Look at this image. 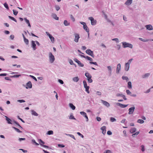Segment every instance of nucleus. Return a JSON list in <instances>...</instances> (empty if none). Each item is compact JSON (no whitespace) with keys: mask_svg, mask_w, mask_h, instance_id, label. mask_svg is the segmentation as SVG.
<instances>
[{"mask_svg":"<svg viewBox=\"0 0 153 153\" xmlns=\"http://www.w3.org/2000/svg\"><path fill=\"white\" fill-rule=\"evenodd\" d=\"M84 87L85 88V91L88 94L90 93V91L89 90V87L87 85V83L85 80H84L83 81Z\"/></svg>","mask_w":153,"mask_h":153,"instance_id":"obj_1","label":"nucleus"},{"mask_svg":"<svg viewBox=\"0 0 153 153\" xmlns=\"http://www.w3.org/2000/svg\"><path fill=\"white\" fill-rule=\"evenodd\" d=\"M122 43L123 47L124 48L126 47H128L131 48H132L133 46L131 44H129V43H127L126 42H122Z\"/></svg>","mask_w":153,"mask_h":153,"instance_id":"obj_2","label":"nucleus"},{"mask_svg":"<svg viewBox=\"0 0 153 153\" xmlns=\"http://www.w3.org/2000/svg\"><path fill=\"white\" fill-rule=\"evenodd\" d=\"M49 56L50 61L51 62L53 63L55 60L54 56L52 54V53L51 52L49 53Z\"/></svg>","mask_w":153,"mask_h":153,"instance_id":"obj_3","label":"nucleus"},{"mask_svg":"<svg viewBox=\"0 0 153 153\" xmlns=\"http://www.w3.org/2000/svg\"><path fill=\"white\" fill-rule=\"evenodd\" d=\"M86 53L88 54L91 56L92 57H94V56L93 52L91 50L89 49L87 50L86 51Z\"/></svg>","mask_w":153,"mask_h":153,"instance_id":"obj_4","label":"nucleus"},{"mask_svg":"<svg viewBox=\"0 0 153 153\" xmlns=\"http://www.w3.org/2000/svg\"><path fill=\"white\" fill-rule=\"evenodd\" d=\"M74 35L75 36V37L74 41L76 42H78L79 41V39L80 38L79 35L78 33H75L74 34Z\"/></svg>","mask_w":153,"mask_h":153,"instance_id":"obj_5","label":"nucleus"},{"mask_svg":"<svg viewBox=\"0 0 153 153\" xmlns=\"http://www.w3.org/2000/svg\"><path fill=\"white\" fill-rule=\"evenodd\" d=\"M89 19L91 21V24L92 25H94L96 23V21L94 20L93 18L92 17H90L89 18Z\"/></svg>","mask_w":153,"mask_h":153,"instance_id":"obj_6","label":"nucleus"},{"mask_svg":"<svg viewBox=\"0 0 153 153\" xmlns=\"http://www.w3.org/2000/svg\"><path fill=\"white\" fill-rule=\"evenodd\" d=\"M80 114L85 118L86 121H88V119L86 113L83 111H81L80 112Z\"/></svg>","mask_w":153,"mask_h":153,"instance_id":"obj_7","label":"nucleus"},{"mask_svg":"<svg viewBox=\"0 0 153 153\" xmlns=\"http://www.w3.org/2000/svg\"><path fill=\"white\" fill-rule=\"evenodd\" d=\"M74 60L75 62L78 63L80 66L83 67L84 66V65L81 63V62L77 59L75 58Z\"/></svg>","mask_w":153,"mask_h":153,"instance_id":"obj_8","label":"nucleus"},{"mask_svg":"<svg viewBox=\"0 0 153 153\" xmlns=\"http://www.w3.org/2000/svg\"><path fill=\"white\" fill-rule=\"evenodd\" d=\"M135 109V108L134 107H132L130 108L129 109V112L128 113V114H133V112H134Z\"/></svg>","mask_w":153,"mask_h":153,"instance_id":"obj_9","label":"nucleus"},{"mask_svg":"<svg viewBox=\"0 0 153 153\" xmlns=\"http://www.w3.org/2000/svg\"><path fill=\"white\" fill-rule=\"evenodd\" d=\"M101 101L102 103L107 107H108L110 106V104L108 102L102 100Z\"/></svg>","mask_w":153,"mask_h":153,"instance_id":"obj_10","label":"nucleus"},{"mask_svg":"<svg viewBox=\"0 0 153 153\" xmlns=\"http://www.w3.org/2000/svg\"><path fill=\"white\" fill-rule=\"evenodd\" d=\"M39 143L43 147H45V148H48V147L47 146H46V145H43L42 144H45V142L43 141L41 139H40L39 140Z\"/></svg>","mask_w":153,"mask_h":153,"instance_id":"obj_11","label":"nucleus"},{"mask_svg":"<svg viewBox=\"0 0 153 153\" xmlns=\"http://www.w3.org/2000/svg\"><path fill=\"white\" fill-rule=\"evenodd\" d=\"M101 129L102 131V133L104 135L106 133V126H103L101 128Z\"/></svg>","mask_w":153,"mask_h":153,"instance_id":"obj_12","label":"nucleus"},{"mask_svg":"<svg viewBox=\"0 0 153 153\" xmlns=\"http://www.w3.org/2000/svg\"><path fill=\"white\" fill-rule=\"evenodd\" d=\"M84 29L85 30V31L88 33V36H89V29L88 28V27L87 26V25H84L83 26Z\"/></svg>","mask_w":153,"mask_h":153,"instance_id":"obj_13","label":"nucleus"},{"mask_svg":"<svg viewBox=\"0 0 153 153\" xmlns=\"http://www.w3.org/2000/svg\"><path fill=\"white\" fill-rule=\"evenodd\" d=\"M129 62H127L126 63L125 65V70L127 71L129 68Z\"/></svg>","mask_w":153,"mask_h":153,"instance_id":"obj_14","label":"nucleus"},{"mask_svg":"<svg viewBox=\"0 0 153 153\" xmlns=\"http://www.w3.org/2000/svg\"><path fill=\"white\" fill-rule=\"evenodd\" d=\"M26 88H31L32 87V84L31 82L30 81L28 82L26 84Z\"/></svg>","mask_w":153,"mask_h":153,"instance_id":"obj_15","label":"nucleus"},{"mask_svg":"<svg viewBox=\"0 0 153 153\" xmlns=\"http://www.w3.org/2000/svg\"><path fill=\"white\" fill-rule=\"evenodd\" d=\"M32 47L34 50H35L36 48V45L35 44V42L34 41H31Z\"/></svg>","mask_w":153,"mask_h":153,"instance_id":"obj_16","label":"nucleus"},{"mask_svg":"<svg viewBox=\"0 0 153 153\" xmlns=\"http://www.w3.org/2000/svg\"><path fill=\"white\" fill-rule=\"evenodd\" d=\"M121 65L119 63L118 64L117 68V73H119L120 71V70Z\"/></svg>","mask_w":153,"mask_h":153,"instance_id":"obj_17","label":"nucleus"},{"mask_svg":"<svg viewBox=\"0 0 153 153\" xmlns=\"http://www.w3.org/2000/svg\"><path fill=\"white\" fill-rule=\"evenodd\" d=\"M146 29L149 30H152L153 29L152 26L150 25H146Z\"/></svg>","mask_w":153,"mask_h":153,"instance_id":"obj_18","label":"nucleus"},{"mask_svg":"<svg viewBox=\"0 0 153 153\" xmlns=\"http://www.w3.org/2000/svg\"><path fill=\"white\" fill-rule=\"evenodd\" d=\"M22 35L25 42L26 44L28 45L29 43V41L28 39L25 38V36L23 34Z\"/></svg>","mask_w":153,"mask_h":153,"instance_id":"obj_19","label":"nucleus"},{"mask_svg":"<svg viewBox=\"0 0 153 153\" xmlns=\"http://www.w3.org/2000/svg\"><path fill=\"white\" fill-rule=\"evenodd\" d=\"M132 0H128L125 2V4L128 5H129L132 3Z\"/></svg>","mask_w":153,"mask_h":153,"instance_id":"obj_20","label":"nucleus"},{"mask_svg":"<svg viewBox=\"0 0 153 153\" xmlns=\"http://www.w3.org/2000/svg\"><path fill=\"white\" fill-rule=\"evenodd\" d=\"M52 16L56 20H59V17H57L56 15L55 14H53Z\"/></svg>","mask_w":153,"mask_h":153,"instance_id":"obj_21","label":"nucleus"},{"mask_svg":"<svg viewBox=\"0 0 153 153\" xmlns=\"http://www.w3.org/2000/svg\"><path fill=\"white\" fill-rule=\"evenodd\" d=\"M118 104L121 107L123 108L126 107L127 106V105H124L120 103H118Z\"/></svg>","mask_w":153,"mask_h":153,"instance_id":"obj_22","label":"nucleus"},{"mask_svg":"<svg viewBox=\"0 0 153 153\" xmlns=\"http://www.w3.org/2000/svg\"><path fill=\"white\" fill-rule=\"evenodd\" d=\"M128 87L129 89H131L132 88L131 83L130 81H129L128 83Z\"/></svg>","mask_w":153,"mask_h":153,"instance_id":"obj_23","label":"nucleus"},{"mask_svg":"<svg viewBox=\"0 0 153 153\" xmlns=\"http://www.w3.org/2000/svg\"><path fill=\"white\" fill-rule=\"evenodd\" d=\"M69 106L72 110H74L75 109V107L72 103H70Z\"/></svg>","mask_w":153,"mask_h":153,"instance_id":"obj_24","label":"nucleus"},{"mask_svg":"<svg viewBox=\"0 0 153 153\" xmlns=\"http://www.w3.org/2000/svg\"><path fill=\"white\" fill-rule=\"evenodd\" d=\"M85 76L87 78L91 77V75L88 73H85Z\"/></svg>","mask_w":153,"mask_h":153,"instance_id":"obj_25","label":"nucleus"},{"mask_svg":"<svg viewBox=\"0 0 153 153\" xmlns=\"http://www.w3.org/2000/svg\"><path fill=\"white\" fill-rule=\"evenodd\" d=\"M73 80L75 82H77L79 80V78L78 77H75L73 78Z\"/></svg>","mask_w":153,"mask_h":153,"instance_id":"obj_26","label":"nucleus"},{"mask_svg":"<svg viewBox=\"0 0 153 153\" xmlns=\"http://www.w3.org/2000/svg\"><path fill=\"white\" fill-rule=\"evenodd\" d=\"M5 117H6V120L7 121V123L8 124H12L11 123V120L8 118L7 116H5Z\"/></svg>","mask_w":153,"mask_h":153,"instance_id":"obj_27","label":"nucleus"},{"mask_svg":"<svg viewBox=\"0 0 153 153\" xmlns=\"http://www.w3.org/2000/svg\"><path fill=\"white\" fill-rule=\"evenodd\" d=\"M24 19L25 20L26 23L28 24V26L30 27H31V25H30V22H29V21L26 18H25Z\"/></svg>","mask_w":153,"mask_h":153,"instance_id":"obj_28","label":"nucleus"},{"mask_svg":"<svg viewBox=\"0 0 153 153\" xmlns=\"http://www.w3.org/2000/svg\"><path fill=\"white\" fill-rule=\"evenodd\" d=\"M50 38L51 41L52 43H54V38L51 35L49 37Z\"/></svg>","mask_w":153,"mask_h":153,"instance_id":"obj_29","label":"nucleus"},{"mask_svg":"<svg viewBox=\"0 0 153 153\" xmlns=\"http://www.w3.org/2000/svg\"><path fill=\"white\" fill-rule=\"evenodd\" d=\"M136 131V129L135 128H133L130 130V132L131 133H134Z\"/></svg>","mask_w":153,"mask_h":153,"instance_id":"obj_30","label":"nucleus"},{"mask_svg":"<svg viewBox=\"0 0 153 153\" xmlns=\"http://www.w3.org/2000/svg\"><path fill=\"white\" fill-rule=\"evenodd\" d=\"M64 24L66 26H68L70 25V23H68V21L66 20L64 21Z\"/></svg>","mask_w":153,"mask_h":153,"instance_id":"obj_31","label":"nucleus"},{"mask_svg":"<svg viewBox=\"0 0 153 153\" xmlns=\"http://www.w3.org/2000/svg\"><path fill=\"white\" fill-rule=\"evenodd\" d=\"M31 113L34 116H37L38 115V114L36 111L33 110H32L31 111Z\"/></svg>","mask_w":153,"mask_h":153,"instance_id":"obj_32","label":"nucleus"},{"mask_svg":"<svg viewBox=\"0 0 153 153\" xmlns=\"http://www.w3.org/2000/svg\"><path fill=\"white\" fill-rule=\"evenodd\" d=\"M149 75L150 74L149 73H146L144 75H143L142 77L143 78H145L149 76Z\"/></svg>","mask_w":153,"mask_h":153,"instance_id":"obj_33","label":"nucleus"},{"mask_svg":"<svg viewBox=\"0 0 153 153\" xmlns=\"http://www.w3.org/2000/svg\"><path fill=\"white\" fill-rule=\"evenodd\" d=\"M21 75L20 74L19 75H14L13 76H11L10 77L12 78H17L19 77V76H21Z\"/></svg>","mask_w":153,"mask_h":153,"instance_id":"obj_34","label":"nucleus"},{"mask_svg":"<svg viewBox=\"0 0 153 153\" xmlns=\"http://www.w3.org/2000/svg\"><path fill=\"white\" fill-rule=\"evenodd\" d=\"M13 128H14L17 132H19V133H21L22 132V131H20L19 129L15 127H13Z\"/></svg>","mask_w":153,"mask_h":153,"instance_id":"obj_35","label":"nucleus"},{"mask_svg":"<svg viewBox=\"0 0 153 153\" xmlns=\"http://www.w3.org/2000/svg\"><path fill=\"white\" fill-rule=\"evenodd\" d=\"M137 122L139 123L142 124L144 123V121L142 120L139 119L138 120Z\"/></svg>","mask_w":153,"mask_h":153,"instance_id":"obj_36","label":"nucleus"},{"mask_svg":"<svg viewBox=\"0 0 153 153\" xmlns=\"http://www.w3.org/2000/svg\"><path fill=\"white\" fill-rule=\"evenodd\" d=\"M122 79L123 80H126V81H128V79L127 76H123L122 77Z\"/></svg>","mask_w":153,"mask_h":153,"instance_id":"obj_37","label":"nucleus"},{"mask_svg":"<svg viewBox=\"0 0 153 153\" xmlns=\"http://www.w3.org/2000/svg\"><path fill=\"white\" fill-rule=\"evenodd\" d=\"M8 17H9V18L10 19H11L12 20H13L15 22H17L16 20L14 18H13V17H12V16H9Z\"/></svg>","mask_w":153,"mask_h":153,"instance_id":"obj_38","label":"nucleus"},{"mask_svg":"<svg viewBox=\"0 0 153 153\" xmlns=\"http://www.w3.org/2000/svg\"><path fill=\"white\" fill-rule=\"evenodd\" d=\"M91 77H89L88 78H87V80L88 81V82L89 83H91L93 82V80L91 79Z\"/></svg>","mask_w":153,"mask_h":153,"instance_id":"obj_39","label":"nucleus"},{"mask_svg":"<svg viewBox=\"0 0 153 153\" xmlns=\"http://www.w3.org/2000/svg\"><path fill=\"white\" fill-rule=\"evenodd\" d=\"M47 134L48 135L52 134H53V131L52 130L49 131L48 132Z\"/></svg>","mask_w":153,"mask_h":153,"instance_id":"obj_40","label":"nucleus"},{"mask_svg":"<svg viewBox=\"0 0 153 153\" xmlns=\"http://www.w3.org/2000/svg\"><path fill=\"white\" fill-rule=\"evenodd\" d=\"M13 14L15 15L16 16L18 13V12L17 11H16L15 10H13Z\"/></svg>","mask_w":153,"mask_h":153,"instance_id":"obj_41","label":"nucleus"},{"mask_svg":"<svg viewBox=\"0 0 153 153\" xmlns=\"http://www.w3.org/2000/svg\"><path fill=\"white\" fill-rule=\"evenodd\" d=\"M4 6L7 9V10L9 9V8L8 6V4L6 3H4Z\"/></svg>","mask_w":153,"mask_h":153,"instance_id":"obj_42","label":"nucleus"},{"mask_svg":"<svg viewBox=\"0 0 153 153\" xmlns=\"http://www.w3.org/2000/svg\"><path fill=\"white\" fill-rule=\"evenodd\" d=\"M86 58L88 60L90 61H92L93 60L92 58L87 56H86Z\"/></svg>","mask_w":153,"mask_h":153,"instance_id":"obj_43","label":"nucleus"},{"mask_svg":"<svg viewBox=\"0 0 153 153\" xmlns=\"http://www.w3.org/2000/svg\"><path fill=\"white\" fill-rule=\"evenodd\" d=\"M126 92L128 95H130L131 94V92L128 90H127L126 91Z\"/></svg>","mask_w":153,"mask_h":153,"instance_id":"obj_44","label":"nucleus"},{"mask_svg":"<svg viewBox=\"0 0 153 153\" xmlns=\"http://www.w3.org/2000/svg\"><path fill=\"white\" fill-rule=\"evenodd\" d=\"M70 119H75L74 116L72 115H71L69 117Z\"/></svg>","mask_w":153,"mask_h":153,"instance_id":"obj_45","label":"nucleus"},{"mask_svg":"<svg viewBox=\"0 0 153 153\" xmlns=\"http://www.w3.org/2000/svg\"><path fill=\"white\" fill-rule=\"evenodd\" d=\"M141 150L142 152H143L145 151L144 146V145H142L141 146Z\"/></svg>","mask_w":153,"mask_h":153,"instance_id":"obj_46","label":"nucleus"},{"mask_svg":"<svg viewBox=\"0 0 153 153\" xmlns=\"http://www.w3.org/2000/svg\"><path fill=\"white\" fill-rule=\"evenodd\" d=\"M73 22H74L75 21V19L74 16L72 15L70 16Z\"/></svg>","mask_w":153,"mask_h":153,"instance_id":"obj_47","label":"nucleus"},{"mask_svg":"<svg viewBox=\"0 0 153 153\" xmlns=\"http://www.w3.org/2000/svg\"><path fill=\"white\" fill-rule=\"evenodd\" d=\"M110 120L111 122H113L116 120L113 117H111L110 118Z\"/></svg>","mask_w":153,"mask_h":153,"instance_id":"obj_48","label":"nucleus"},{"mask_svg":"<svg viewBox=\"0 0 153 153\" xmlns=\"http://www.w3.org/2000/svg\"><path fill=\"white\" fill-rule=\"evenodd\" d=\"M55 8L57 11H58L60 9V7L58 5H56L55 6Z\"/></svg>","mask_w":153,"mask_h":153,"instance_id":"obj_49","label":"nucleus"},{"mask_svg":"<svg viewBox=\"0 0 153 153\" xmlns=\"http://www.w3.org/2000/svg\"><path fill=\"white\" fill-rule=\"evenodd\" d=\"M30 76L33 79L35 80L36 81H37V79L36 78L35 76L32 75H30Z\"/></svg>","mask_w":153,"mask_h":153,"instance_id":"obj_50","label":"nucleus"},{"mask_svg":"<svg viewBox=\"0 0 153 153\" xmlns=\"http://www.w3.org/2000/svg\"><path fill=\"white\" fill-rule=\"evenodd\" d=\"M68 135L70 136V137L74 139V140H75L76 139L75 138V137L73 135L70 134H68Z\"/></svg>","mask_w":153,"mask_h":153,"instance_id":"obj_51","label":"nucleus"},{"mask_svg":"<svg viewBox=\"0 0 153 153\" xmlns=\"http://www.w3.org/2000/svg\"><path fill=\"white\" fill-rule=\"evenodd\" d=\"M139 133V131H138V132H136V133H135L134 134H133L132 135V136L133 137H135V135H138Z\"/></svg>","mask_w":153,"mask_h":153,"instance_id":"obj_52","label":"nucleus"},{"mask_svg":"<svg viewBox=\"0 0 153 153\" xmlns=\"http://www.w3.org/2000/svg\"><path fill=\"white\" fill-rule=\"evenodd\" d=\"M77 134L79 136H81V137H82V138H83L84 137V136L83 135H82V134H81L80 132H77Z\"/></svg>","mask_w":153,"mask_h":153,"instance_id":"obj_53","label":"nucleus"},{"mask_svg":"<svg viewBox=\"0 0 153 153\" xmlns=\"http://www.w3.org/2000/svg\"><path fill=\"white\" fill-rule=\"evenodd\" d=\"M58 146L59 147H61L62 148L64 147L65 146L63 144H58Z\"/></svg>","mask_w":153,"mask_h":153,"instance_id":"obj_54","label":"nucleus"},{"mask_svg":"<svg viewBox=\"0 0 153 153\" xmlns=\"http://www.w3.org/2000/svg\"><path fill=\"white\" fill-rule=\"evenodd\" d=\"M14 123L17 125L19 127L22 128V127L20 126V125L17 122H16V121H14Z\"/></svg>","mask_w":153,"mask_h":153,"instance_id":"obj_55","label":"nucleus"},{"mask_svg":"<svg viewBox=\"0 0 153 153\" xmlns=\"http://www.w3.org/2000/svg\"><path fill=\"white\" fill-rule=\"evenodd\" d=\"M32 141L33 143H34L36 144V145H39L38 143L36 142L35 140H33Z\"/></svg>","mask_w":153,"mask_h":153,"instance_id":"obj_56","label":"nucleus"},{"mask_svg":"<svg viewBox=\"0 0 153 153\" xmlns=\"http://www.w3.org/2000/svg\"><path fill=\"white\" fill-rule=\"evenodd\" d=\"M90 63L91 64H93L95 65H97V64L96 62H90Z\"/></svg>","mask_w":153,"mask_h":153,"instance_id":"obj_57","label":"nucleus"},{"mask_svg":"<svg viewBox=\"0 0 153 153\" xmlns=\"http://www.w3.org/2000/svg\"><path fill=\"white\" fill-rule=\"evenodd\" d=\"M69 62L71 65H73L74 64L73 62L71 59L70 60Z\"/></svg>","mask_w":153,"mask_h":153,"instance_id":"obj_58","label":"nucleus"},{"mask_svg":"<svg viewBox=\"0 0 153 153\" xmlns=\"http://www.w3.org/2000/svg\"><path fill=\"white\" fill-rule=\"evenodd\" d=\"M18 101L19 102H25V101L24 100H18Z\"/></svg>","mask_w":153,"mask_h":153,"instance_id":"obj_59","label":"nucleus"},{"mask_svg":"<svg viewBox=\"0 0 153 153\" xmlns=\"http://www.w3.org/2000/svg\"><path fill=\"white\" fill-rule=\"evenodd\" d=\"M112 40L115 41L117 42H119L118 39L117 38L114 39Z\"/></svg>","mask_w":153,"mask_h":153,"instance_id":"obj_60","label":"nucleus"},{"mask_svg":"<svg viewBox=\"0 0 153 153\" xmlns=\"http://www.w3.org/2000/svg\"><path fill=\"white\" fill-rule=\"evenodd\" d=\"M58 81L61 84H63V82L62 80L59 79Z\"/></svg>","mask_w":153,"mask_h":153,"instance_id":"obj_61","label":"nucleus"},{"mask_svg":"<svg viewBox=\"0 0 153 153\" xmlns=\"http://www.w3.org/2000/svg\"><path fill=\"white\" fill-rule=\"evenodd\" d=\"M108 134L111 135L112 134V132L110 131H108L107 132Z\"/></svg>","mask_w":153,"mask_h":153,"instance_id":"obj_62","label":"nucleus"},{"mask_svg":"<svg viewBox=\"0 0 153 153\" xmlns=\"http://www.w3.org/2000/svg\"><path fill=\"white\" fill-rule=\"evenodd\" d=\"M97 119L98 121H100L101 120V118L98 117H97Z\"/></svg>","mask_w":153,"mask_h":153,"instance_id":"obj_63","label":"nucleus"},{"mask_svg":"<svg viewBox=\"0 0 153 153\" xmlns=\"http://www.w3.org/2000/svg\"><path fill=\"white\" fill-rule=\"evenodd\" d=\"M105 153H111V151L109 150H107L105 152Z\"/></svg>","mask_w":153,"mask_h":153,"instance_id":"obj_64","label":"nucleus"}]
</instances>
